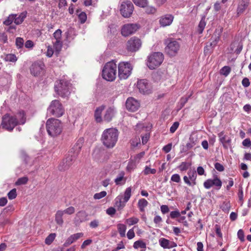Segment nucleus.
<instances>
[{"mask_svg": "<svg viewBox=\"0 0 251 251\" xmlns=\"http://www.w3.org/2000/svg\"><path fill=\"white\" fill-rule=\"evenodd\" d=\"M119 136L118 130L115 128L105 129L101 135V141L108 149L113 148L116 145Z\"/></svg>", "mask_w": 251, "mask_h": 251, "instance_id": "1", "label": "nucleus"}, {"mask_svg": "<svg viewBox=\"0 0 251 251\" xmlns=\"http://www.w3.org/2000/svg\"><path fill=\"white\" fill-rule=\"evenodd\" d=\"M19 116L21 117V119L18 121L16 116H11L8 114L4 115L2 118L1 124L2 127L8 131H12L18 124H24L25 122L24 112H20Z\"/></svg>", "mask_w": 251, "mask_h": 251, "instance_id": "2", "label": "nucleus"}, {"mask_svg": "<svg viewBox=\"0 0 251 251\" xmlns=\"http://www.w3.org/2000/svg\"><path fill=\"white\" fill-rule=\"evenodd\" d=\"M46 126L48 134L51 137L57 136L62 132V123L58 119L53 118L49 119L46 122Z\"/></svg>", "mask_w": 251, "mask_h": 251, "instance_id": "3", "label": "nucleus"}, {"mask_svg": "<svg viewBox=\"0 0 251 251\" xmlns=\"http://www.w3.org/2000/svg\"><path fill=\"white\" fill-rule=\"evenodd\" d=\"M71 83L66 80L61 79L56 81L54 90L56 94L64 99H68L71 93Z\"/></svg>", "mask_w": 251, "mask_h": 251, "instance_id": "4", "label": "nucleus"}, {"mask_svg": "<svg viewBox=\"0 0 251 251\" xmlns=\"http://www.w3.org/2000/svg\"><path fill=\"white\" fill-rule=\"evenodd\" d=\"M117 73V65L113 61L107 62L104 66L102 72V77L109 81L115 80Z\"/></svg>", "mask_w": 251, "mask_h": 251, "instance_id": "5", "label": "nucleus"}, {"mask_svg": "<svg viewBox=\"0 0 251 251\" xmlns=\"http://www.w3.org/2000/svg\"><path fill=\"white\" fill-rule=\"evenodd\" d=\"M164 60V55L162 53L155 52L149 55L147 65L150 70H154L160 66Z\"/></svg>", "mask_w": 251, "mask_h": 251, "instance_id": "6", "label": "nucleus"}, {"mask_svg": "<svg viewBox=\"0 0 251 251\" xmlns=\"http://www.w3.org/2000/svg\"><path fill=\"white\" fill-rule=\"evenodd\" d=\"M47 111L50 115L58 118L61 117L65 112V109L62 103L57 100L51 101Z\"/></svg>", "mask_w": 251, "mask_h": 251, "instance_id": "7", "label": "nucleus"}, {"mask_svg": "<svg viewBox=\"0 0 251 251\" xmlns=\"http://www.w3.org/2000/svg\"><path fill=\"white\" fill-rule=\"evenodd\" d=\"M132 67L127 62H121L118 65V75L120 79H126L130 75Z\"/></svg>", "mask_w": 251, "mask_h": 251, "instance_id": "8", "label": "nucleus"}, {"mask_svg": "<svg viewBox=\"0 0 251 251\" xmlns=\"http://www.w3.org/2000/svg\"><path fill=\"white\" fill-rule=\"evenodd\" d=\"M134 9V5L130 1H124L121 4L120 11L122 16L127 18L131 16Z\"/></svg>", "mask_w": 251, "mask_h": 251, "instance_id": "9", "label": "nucleus"}, {"mask_svg": "<svg viewBox=\"0 0 251 251\" xmlns=\"http://www.w3.org/2000/svg\"><path fill=\"white\" fill-rule=\"evenodd\" d=\"M141 45V40L136 37H133L127 42L126 49L129 51L135 52L139 50Z\"/></svg>", "mask_w": 251, "mask_h": 251, "instance_id": "10", "label": "nucleus"}, {"mask_svg": "<svg viewBox=\"0 0 251 251\" xmlns=\"http://www.w3.org/2000/svg\"><path fill=\"white\" fill-rule=\"evenodd\" d=\"M44 68L45 65L43 62H35L30 67V73L34 76H38L44 72Z\"/></svg>", "mask_w": 251, "mask_h": 251, "instance_id": "11", "label": "nucleus"}, {"mask_svg": "<svg viewBox=\"0 0 251 251\" xmlns=\"http://www.w3.org/2000/svg\"><path fill=\"white\" fill-rule=\"evenodd\" d=\"M140 103L138 100L133 97L127 98L126 102V107L129 112H134L138 110Z\"/></svg>", "mask_w": 251, "mask_h": 251, "instance_id": "12", "label": "nucleus"}, {"mask_svg": "<svg viewBox=\"0 0 251 251\" xmlns=\"http://www.w3.org/2000/svg\"><path fill=\"white\" fill-rule=\"evenodd\" d=\"M139 27L138 25L136 24H126L123 26L121 33L124 36H127L135 32Z\"/></svg>", "mask_w": 251, "mask_h": 251, "instance_id": "13", "label": "nucleus"}, {"mask_svg": "<svg viewBox=\"0 0 251 251\" xmlns=\"http://www.w3.org/2000/svg\"><path fill=\"white\" fill-rule=\"evenodd\" d=\"M137 86L139 91L142 93L149 94L151 92L150 84L146 79L138 81Z\"/></svg>", "mask_w": 251, "mask_h": 251, "instance_id": "14", "label": "nucleus"}, {"mask_svg": "<svg viewBox=\"0 0 251 251\" xmlns=\"http://www.w3.org/2000/svg\"><path fill=\"white\" fill-rule=\"evenodd\" d=\"M83 236V233L82 232L77 233L71 235L65 241L64 244V246L65 247H68L73 243L78 240L79 238H81Z\"/></svg>", "mask_w": 251, "mask_h": 251, "instance_id": "15", "label": "nucleus"}, {"mask_svg": "<svg viewBox=\"0 0 251 251\" xmlns=\"http://www.w3.org/2000/svg\"><path fill=\"white\" fill-rule=\"evenodd\" d=\"M223 32V28L221 26H218L215 30V32L212 36L213 41L211 43V46H215L220 40L221 35Z\"/></svg>", "mask_w": 251, "mask_h": 251, "instance_id": "16", "label": "nucleus"}, {"mask_svg": "<svg viewBox=\"0 0 251 251\" xmlns=\"http://www.w3.org/2000/svg\"><path fill=\"white\" fill-rule=\"evenodd\" d=\"M173 18L171 15H166L162 16L159 19V23L161 26H166L171 24Z\"/></svg>", "mask_w": 251, "mask_h": 251, "instance_id": "17", "label": "nucleus"}, {"mask_svg": "<svg viewBox=\"0 0 251 251\" xmlns=\"http://www.w3.org/2000/svg\"><path fill=\"white\" fill-rule=\"evenodd\" d=\"M114 114L115 110L113 107H110L108 108L103 117L104 120L107 122H110L114 117Z\"/></svg>", "mask_w": 251, "mask_h": 251, "instance_id": "18", "label": "nucleus"}, {"mask_svg": "<svg viewBox=\"0 0 251 251\" xmlns=\"http://www.w3.org/2000/svg\"><path fill=\"white\" fill-rule=\"evenodd\" d=\"M87 217L86 212L84 211H80L78 212L75 218V222L76 223H79L84 221Z\"/></svg>", "mask_w": 251, "mask_h": 251, "instance_id": "19", "label": "nucleus"}, {"mask_svg": "<svg viewBox=\"0 0 251 251\" xmlns=\"http://www.w3.org/2000/svg\"><path fill=\"white\" fill-rule=\"evenodd\" d=\"M105 108V106L102 105L97 108L95 112V118L97 123L102 121L101 113Z\"/></svg>", "mask_w": 251, "mask_h": 251, "instance_id": "20", "label": "nucleus"}, {"mask_svg": "<svg viewBox=\"0 0 251 251\" xmlns=\"http://www.w3.org/2000/svg\"><path fill=\"white\" fill-rule=\"evenodd\" d=\"M64 214L65 213L64 212V210H58L55 214V221L59 226H62L64 223L62 217Z\"/></svg>", "mask_w": 251, "mask_h": 251, "instance_id": "21", "label": "nucleus"}, {"mask_svg": "<svg viewBox=\"0 0 251 251\" xmlns=\"http://www.w3.org/2000/svg\"><path fill=\"white\" fill-rule=\"evenodd\" d=\"M26 12H24L21 13L18 17L17 16V15L15 14V21L14 23L16 25H20L22 23V22L24 21L25 18L26 16Z\"/></svg>", "mask_w": 251, "mask_h": 251, "instance_id": "22", "label": "nucleus"}, {"mask_svg": "<svg viewBox=\"0 0 251 251\" xmlns=\"http://www.w3.org/2000/svg\"><path fill=\"white\" fill-rule=\"evenodd\" d=\"M165 44L166 51L168 53L171 54L173 49V39L172 38L167 39L165 41Z\"/></svg>", "mask_w": 251, "mask_h": 251, "instance_id": "23", "label": "nucleus"}, {"mask_svg": "<svg viewBox=\"0 0 251 251\" xmlns=\"http://www.w3.org/2000/svg\"><path fill=\"white\" fill-rule=\"evenodd\" d=\"M188 176L191 182L193 183V186L196 184V179L197 178V173L196 171H189L188 173Z\"/></svg>", "mask_w": 251, "mask_h": 251, "instance_id": "24", "label": "nucleus"}, {"mask_svg": "<svg viewBox=\"0 0 251 251\" xmlns=\"http://www.w3.org/2000/svg\"><path fill=\"white\" fill-rule=\"evenodd\" d=\"M206 25L205 17L203 16L198 25V31L200 34H201Z\"/></svg>", "mask_w": 251, "mask_h": 251, "instance_id": "25", "label": "nucleus"}, {"mask_svg": "<svg viewBox=\"0 0 251 251\" xmlns=\"http://www.w3.org/2000/svg\"><path fill=\"white\" fill-rule=\"evenodd\" d=\"M148 202L145 199H141L139 200L138 202V207L141 212H144L145 207L147 206Z\"/></svg>", "mask_w": 251, "mask_h": 251, "instance_id": "26", "label": "nucleus"}, {"mask_svg": "<svg viewBox=\"0 0 251 251\" xmlns=\"http://www.w3.org/2000/svg\"><path fill=\"white\" fill-rule=\"evenodd\" d=\"M122 196H119L116 198L115 205L118 207V210H121L125 206V203L122 201Z\"/></svg>", "mask_w": 251, "mask_h": 251, "instance_id": "27", "label": "nucleus"}, {"mask_svg": "<svg viewBox=\"0 0 251 251\" xmlns=\"http://www.w3.org/2000/svg\"><path fill=\"white\" fill-rule=\"evenodd\" d=\"M131 196V187H129L127 188L124 193V202L126 203L129 200Z\"/></svg>", "mask_w": 251, "mask_h": 251, "instance_id": "28", "label": "nucleus"}, {"mask_svg": "<svg viewBox=\"0 0 251 251\" xmlns=\"http://www.w3.org/2000/svg\"><path fill=\"white\" fill-rule=\"evenodd\" d=\"M117 228L121 236L125 237L126 235V226L124 224H119L117 225Z\"/></svg>", "mask_w": 251, "mask_h": 251, "instance_id": "29", "label": "nucleus"}, {"mask_svg": "<svg viewBox=\"0 0 251 251\" xmlns=\"http://www.w3.org/2000/svg\"><path fill=\"white\" fill-rule=\"evenodd\" d=\"M79 12H80L79 10L77 9L76 10V13L78 14V19L81 24H84L87 20V15L84 12H81L79 13Z\"/></svg>", "mask_w": 251, "mask_h": 251, "instance_id": "30", "label": "nucleus"}, {"mask_svg": "<svg viewBox=\"0 0 251 251\" xmlns=\"http://www.w3.org/2000/svg\"><path fill=\"white\" fill-rule=\"evenodd\" d=\"M4 60L6 62H15L17 60V58L14 54H7L5 55Z\"/></svg>", "mask_w": 251, "mask_h": 251, "instance_id": "31", "label": "nucleus"}, {"mask_svg": "<svg viewBox=\"0 0 251 251\" xmlns=\"http://www.w3.org/2000/svg\"><path fill=\"white\" fill-rule=\"evenodd\" d=\"M211 183L212 186H215L218 190L221 188L222 185L221 180L217 177H215L213 179H211Z\"/></svg>", "mask_w": 251, "mask_h": 251, "instance_id": "32", "label": "nucleus"}, {"mask_svg": "<svg viewBox=\"0 0 251 251\" xmlns=\"http://www.w3.org/2000/svg\"><path fill=\"white\" fill-rule=\"evenodd\" d=\"M176 219V220L179 222H183L185 220V216H180V214L178 211H174V220Z\"/></svg>", "mask_w": 251, "mask_h": 251, "instance_id": "33", "label": "nucleus"}, {"mask_svg": "<svg viewBox=\"0 0 251 251\" xmlns=\"http://www.w3.org/2000/svg\"><path fill=\"white\" fill-rule=\"evenodd\" d=\"M125 175L124 172H121L118 174L117 177L115 179V182L116 185L122 184L121 181L124 179Z\"/></svg>", "mask_w": 251, "mask_h": 251, "instance_id": "34", "label": "nucleus"}, {"mask_svg": "<svg viewBox=\"0 0 251 251\" xmlns=\"http://www.w3.org/2000/svg\"><path fill=\"white\" fill-rule=\"evenodd\" d=\"M70 166L63 159L58 166V169L60 171H64L68 170Z\"/></svg>", "mask_w": 251, "mask_h": 251, "instance_id": "35", "label": "nucleus"}, {"mask_svg": "<svg viewBox=\"0 0 251 251\" xmlns=\"http://www.w3.org/2000/svg\"><path fill=\"white\" fill-rule=\"evenodd\" d=\"M134 4L141 7H145L148 5L147 0H132Z\"/></svg>", "mask_w": 251, "mask_h": 251, "instance_id": "36", "label": "nucleus"}, {"mask_svg": "<svg viewBox=\"0 0 251 251\" xmlns=\"http://www.w3.org/2000/svg\"><path fill=\"white\" fill-rule=\"evenodd\" d=\"M133 247L135 249H145L146 248V245L142 241L138 240L134 242Z\"/></svg>", "mask_w": 251, "mask_h": 251, "instance_id": "37", "label": "nucleus"}, {"mask_svg": "<svg viewBox=\"0 0 251 251\" xmlns=\"http://www.w3.org/2000/svg\"><path fill=\"white\" fill-rule=\"evenodd\" d=\"M231 71V68L229 66H224L220 70V74L225 75L227 76Z\"/></svg>", "mask_w": 251, "mask_h": 251, "instance_id": "38", "label": "nucleus"}, {"mask_svg": "<svg viewBox=\"0 0 251 251\" xmlns=\"http://www.w3.org/2000/svg\"><path fill=\"white\" fill-rule=\"evenodd\" d=\"M27 177L24 176L19 178L15 182V185L17 186L25 184L28 181Z\"/></svg>", "mask_w": 251, "mask_h": 251, "instance_id": "39", "label": "nucleus"}, {"mask_svg": "<svg viewBox=\"0 0 251 251\" xmlns=\"http://www.w3.org/2000/svg\"><path fill=\"white\" fill-rule=\"evenodd\" d=\"M248 6V4L247 2H242L238 7L237 11L238 13H243L245 10Z\"/></svg>", "mask_w": 251, "mask_h": 251, "instance_id": "40", "label": "nucleus"}, {"mask_svg": "<svg viewBox=\"0 0 251 251\" xmlns=\"http://www.w3.org/2000/svg\"><path fill=\"white\" fill-rule=\"evenodd\" d=\"M56 236L55 233L50 234L45 239V243L47 245H50L54 240Z\"/></svg>", "mask_w": 251, "mask_h": 251, "instance_id": "41", "label": "nucleus"}, {"mask_svg": "<svg viewBox=\"0 0 251 251\" xmlns=\"http://www.w3.org/2000/svg\"><path fill=\"white\" fill-rule=\"evenodd\" d=\"M13 21H15V14H11L3 22V24L5 25H9L12 24Z\"/></svg>", "mask_w": 251, "mask_h": 251, "instance_id": "42", "label": "nucleus"}, {"mask_svg": "<svg viewBox=\"0 0 251 251\" xmlns=\"http://www.w3.org/2000/svg\"><path fill=\"white\" fill-rule=\"evenodd\" d=\"M139 221V219L137 218L132 217L131 218L127 219L126 220V223L129 226L137 224Z\"/></svg>", "mask_w": 251, "mask_h": 251, "instance_id": "43", "label": "nucleus"}, {"mask_svg": "<svg viewBox=\"0 0 251 251\" xmlns=\"http://www.w3.org/2000/svg\"><path fill=\"white\" fill-rule=\"evenodd\" d=\"M145 12L148 14H154L156 11V8L152 6L147 5L145 7Z\"/></svg>", "mask_w": 251, "mask_h": 251, "instance_id": "44", "label": "nucleus"}, {"mask_svg": "<svg viewBox=\"0 0 251 251\" xmlns=\"http://www.w3.org/2000/svg\"><path fill=\"white\" fill-rule=\"evenodd\" d=\"M17 195V191L15 188L12 189L7 194L8 197L10 200L15 199Z\"/></svg>", "mask_w": 251, "mask_h": 251, "instance_id": "45", "label": "nucleus"}, {"mask_svg": "<svg viewBox=\"0 0 251 251\" xmlns=\"http://www.w3.org/2000/svg\"><path fill=\"white\" fill-rule=\"evenodd\" d=\"M82 140H79L77 142L74 146V149L77 151V153H78L80 151L82 147Z\"/></svg>", "mask_w": 251, "mask_h": 251, "instance_id": "46", "label": "nucleus"}, {"mask_svg": "<svg viewBox=\"0 0 251 251\" xmlns=\"http://www.w3.org/2000/svg\"><path fill=\"white\" fill-rule=\"evenodd\" d=\"M160 244L164 248H169V241L167 239L162 238L159 240Z\"/></svg>", "mask_w": 251, "mask_h": 251, "instance_id": "47", "label": "nucleus"}, {"mask_svg": "<svg viewBox=\"0 0 251 251\" xmlns=\"http://www.w3.org/2000/svg\"><path fill=\"white\" fill-rule=\"evenodd\" d=\"M156 172V171L154 169H151L150 167L146 166L144 171L145 175H147L150 174H154Z\"/></svg>", "mask_w": 251, "mask_h": 251, "instance_id": "48", "label": "nucleus"}, {"mask_svg": "<svg viewBox=\"0 0 251 251\" xmlns=\"http://www.w3.org/2000/svg\"><path fill=\"white\" fill-rule=\"evenodd\" d=\"M62 43L61 40H56L54 43V48L56 50L59 51L62 48Z\"/></svg>", "mask_w": 251, "mask_h": 251, "instance_id": "49", "label": "nucleus"}, {"mask_svg": "<svg viewBox=\"0 0 251 251\" xmlns=\"http://www.w3.org/2000/svg\"><path fill=\"white\" fill-rule=\"evenodd\" d=\"M24 39L21 37H17L16 39V45L18 48H21L24 45Z\"/></svg>", "mask_w": 251, "mask_h": 251, "instance_id": "50", "label": "nucleus"}, {"mask_svg": "<svg viewBox=\"0 0 251 251\" xmlns=\"http://www.w3.org/2000/svg\"><path fill=\"white\" fill-rule=\"evenodd\" d=\"M64 160L66 162V163L68 164V165L71 166L73 164L74 160H75V157L73 156H69Z\"/></svg>", "mask_w": 251, "mask_h": 251, "instance_id": "51", "label": "nucleus"}, {"mask_svg": "<svg viewBox=\"0 0 251 251\" xmlns=\"http://www.w3.org/2000/svg\"><path fill=\"white\" fill-rule=\"evenodd\" d=\"M64 212L66 214L72 215L75 212V208L73 206H70L68 208L64 210Z\"/></svg>", "mask_w": 251, "mask_h": 251, "instance_id": "52", "label": "nucleus"}, {"mask_svg": "<svg viewBox=\"0 0 251 251\" xmlns=\"http://www.w3.org/2000/svg\"><path fill=\"white\" fill-rule=\"evenodd\" d=\"M106 195V192L105 191H102L99 193H96L94 196L95 199H100L104 197Z\"/></svg>", "mask_w": 251, "mask_h": 251, "instance_id": "53", "label": "nucleus"}, {"mask_svg": "<svg viewBox=\"0 0 251 251\" xmlns=\"http://www.w3.org/2000/svg\"><path fill=\"white\" fill-rule=\"evenodd\" d=\"M62 31L60 29H58L55 31L53 33V37L56 40H60L61 37Z\"/></svg>", "mask_w": 251, "mask_h": 251, "instance_id": "54", "label": "nucleus"}, {"mask_svg": "<svg viewBox=\"0 0 251 251\" xmlns=\"http://www.w3.org/2000/svg\"><path fill=\"white\" fill-rule=\"evenodd\" d=\"M214 166L215 169L219 172H223L225 170L224 166L219 163H216Z\"/></svg>", "mask_w": 251, "mask_h": 251, "instance_id": "55", "label": "nucleus"}, {"mask_svg": "<svg viewBox=\"0 0 251 251\" xmlns=\"http://www.w3.org/2000/svg\"><path fill=\"white\" fill-rule=\"evenodd\" d=\"M237 235L241 241L243 242L245 240L244 233L242 229H239L237 232Z\"/></svg>", "mask_w": 251, "mask_h": 251, "instance_id": "56", "label": "nucleus"}, {"mask_svg": "<svg viewBox=\"0 0 251 251\" xmlns=\"http://www.w3.org/2000/svg\"><path fill=\"white\" fill-rule=\"evenodd\" d=\"M90 226L92 228H96L99 226V221L98 220H94L90 223Z\"/></svg>", "mask_w": 251, "mask_h": 251, "instance_id": "57", "label": "nucleus"}, {"mask_svg": "<svg viewBox=\"0 0 251 251\" xmlns=\"http://www.w3.org/2000/svg\"><path fill=\"white\" fill-rule=\"evenodd\" d=\"M203 186L206 189L210 188L212 186L211 179H208L204 181L203 183Z\"/></svg>", "mask_w": 251, "mask_h": 251, "instance_id": "58", "label": "nucleus"}, {"mask_svg": "<svg viewBox=\"0 0 251 251\" xmlns=\"http://www.w3.org/2000/svg\"><path fill=\"white\" fill-rule=\"evenodd\" d=\"M172 147V143H169L168 145L165 146L163 148L162 150H163V151H164L165 153H168L171 150Z\"/></svg>", "mask_w": 251, "mask_h": 251, "instance_id": "59", "label": "nucleus"}, {"mask_svg": "<svg viewBox=\"0 0 251 251\" xmlns=\"http://www.w3.org/2000/svg\"><path fill=\"white\" fill-rule=\"evenodd\" d=\"M242 84L245 87L249 86L250 85L249 79L247 77L243 78L242 81Z\"/></svg>", "mask_w": 251, "mask_h": 251, "instance_id": "60", "label": "nucleus"}, {"mask_svg": "<svg viewBox=\"0 0 251 251\" xmlns=\"http://www.w3.org/2000/svg\"><path fill=\"white\" fill-rule=\"evenodd\" d=\"M214 9L215 12L219 11L221 9V2L220 1H217L214 4Z\"/></svg>", "mask_w": 251, "mask_h": 251, "instance_id": "61", "label": "nucleus"}, {"mask_svg": "<svg viewBox=\"0 0 251 251\" xmlns=\"http://www.w3.org/2000/svg\"><path fill=\"white\" fill-rule=\"evenodd\" d=\"M149 133H146L142 137V143L145 144L147 143L149 139Z\"/></svg>", "mask_w": 251, "mask_h": 251, "instance_id": "62", "label": "nucleus"}, {"mask_svg": "<svg viewBox=\"0 0 251 251\" xmlns=\"http://www.w3.org/2000/svg\"><path fill=\"white\" fill-rule=\"evenodd\" d=\"M127 236L129 239H132L135 236L134 232L133 229H130L127 233Z\"/></svg>", "mask_w": 251, "mask_h": 251, "instance_id": "63", "label": "nucleus"}, {"mask_svg": "<svg viewBox=\"0 0 251 251\" xmlns=\"http://www.w3.org/2000/svg\"><path fill=\"white\" fill-rule=\"evenodd\" d=\"M106 213L107 214L112 216L116 213V210L113 207H109L106 210Z\"/></svg>", "mask_w": 251, "mask_h": 251, "instance_id": "64", "label": "nucleus"}]
</instances>
